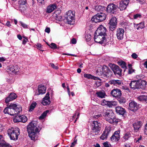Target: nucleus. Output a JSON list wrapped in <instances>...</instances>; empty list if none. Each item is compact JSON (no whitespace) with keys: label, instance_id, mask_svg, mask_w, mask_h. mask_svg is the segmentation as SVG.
Wrapping results in <instances>:
<instances>
[{"label":"nucleus","instance_id":"6e6d98bb","mask_svg":"<svg viewBox=\"0 0 147 147\" xmlns=\"http://www.w3.org/2000/svg\"><path fill=\"white\" fill-rule=\"evenodd\" d=\"M131 56L134 59H136L138 57V55L135 53H133L131 55Z\"/></svg>","mask_w":147,"mask_h":147},{"label":"nucleus","instance_id":"09e8293b","mask_svg":"<svg viewBox=\"0 0 147 147\" xmlns=\"http://www.w3.org/2000/svg\"><path fill=\"white\" fill-rule=\"evenodd\" d=\"M55 19L59 21H61L62 20V17L60 15H57V14H56V16H55Z\"/></svg>","mask_w":147,"mask_h":147},{"label":"nucleus","instance_id":"2f4dec72","mask_svg":"<svg viewBox=\"0 0 147 147\" xmlns=\"http://www.w3.org/2000/svg\"><path fill=\"white\" fill-rule=\"evenodd\" d=\"M138 99L139 100L147 103V96L144 95L140 96L138 97Z\"/></svg>","mask_w":147,"mask_h":147},{"label":"nucleus","instance_id":"1a4fd4ad","mask_svg":"<svg viewBox=\"0 0 147 147\" xmlns=\"http://www.w3.org/2000/svg\"><path fill=\"white\" fill-rule=\"evenodd\" d=\"M74 16L75 15L71 10H69L66 13L65 18L68 24H73L71 23L74 20Z\"/></svg>","mask_w":147,"mask_h":147},{"label":"nucleus","instance_id":"72a5a7b5","mask_svg":"<svg viewBox=\"0 0 147 147\" xmlns=\"http://www.w3.org/2000/svg\"><path fill=\"white\" fill-rule=\"evenodd\" d=\"M96 94L97 96L101 98H103L105 97V94L104 91H99L97 92Z\"/></svg>","mask_w":147,"mask_h":147},{"label":"nucleus","instance_id":"4d7b16f0","mask_svg":"<svg viewBox=\"0 0 147 147\" xmlns=\"http://www.w3.org/2000/svg\"><path fill=\"white\" fill-rule=\"evenodd\" d=\"M24 38H25V39H24L23 40L22 44H23L24 45H25L26 43L28 41V39H27V38L26 37H24Z\"/></svg>","mask_w":147,"mask_h":147},{"label":"nucleus","instance_id":"393cba45","mask_svg":"<svg viewBox=\"0 0 147 147\" xmlns=\"http://www.w3.org/2000/svg\"><path fill=\"white\" fill-rule=\"evenodd\" d=\"M56 5L55 4H51L48 6L47 8L46 12L50 13L52 12L56 8Z\"/></svg>","mask_w":147,"mask_h":147},{"label":"nucleus","instance_id":"e433bc0d","mask_svg":"<svg viewBox=\"0 0 147 147\" xmlns=\"http://www.w3.org/2000/svg\"><path fill=\"white\" fill-rule=\"evenodd\" d=\"M21 116H16L13 119V121L14 122H21L22 120L21 119Z\"/></svg>","mask_w":147,"mask_h":147},{"label":"nucleus","instance_id":"79ce46f5","mask_svg":"<svg viewBox=\"0 0 147 147\" xmlns=\"http://www.w3.org/2000/svg\"><path fill=\"white\" fill-rule=\"evenodd\" d=\"M21 119L22 120L21 122L25 123L27 120V118L26 116L24 115L20 116Z\"/></svg>","mask_w":147,"mask_h":147},{"label":"nucleus","instance_id":"f3484780","mask_svg":"<svg viewBox=\"0 0 147 147\" xmlns=\"http://www.w3.org/2000/svg\"><path fill=\"white\" fill-rule=\"evenodd\" d=\"M129 2V0H122L119 3V9L121 11L125 9Z\"/></svg>","mask_w":147,"mask_h":147},{"label":"nucleus","instance_id":"6e6552de","mask_svg":"<svg viewBox=\"0 0 147 147\" xmlns=\"http://www.w3.org/2000/svg\"><path fill=\"white\" fill-rule=\"evenodd\" d=\"M16 104L11 103L8 107L5 108L3 112L5 114H8L11 116H14L15 111L14 108L16 107Z\"/></svg>","mask_w":147,"mask_h":147},{"label":"nucleus","instance_id":"9d476101","mask_svg":"<svg viewBox=\"0 0 147 147\" xmlns=\"http://www.w3.org/2000/svg\"><path fill=\"white\" fill-rule=\"evenodd\" d=\"M94 40L96 42L102 44L106 42V38L105 36L100 34H94Z\"/></svg>","mask_w":147,"mask_h":147},{"label":"nucleus","instance_id":"49530a36","mask_svg":"<svg viewBox=\"0 0 147 147\" xmlns=\"http://www.w3.org/2000/svg\"><path fill=\"white\" fill-rule=\"evenodd\" d=\"M105 147H112L110 143L107 142L103 143Z\"/></svg>","mask_w":147,"mask_h":147},{"label":"nucleus","instance_id":"603ef678","mask_svg":"<svg viewBox=\"0 0 147 147\" xmlns=\"http://www.w3.org/2000/svg\"><path fill=\"white\" fill-rule=\"evenodd\" d=\"M86 40L87 42L89 41L91 39V36L89 34L87 35V36L86 37Z\"/></svg>","mask_w":147,"mask_h":147},{"label":"nucleus","instance_id":"a878e982","mask_svg":"<svg viewBox=\"0 0 147 147\" xmlns=\"http://www.w3.org/2000/svg\"><path fill=\"white\" fill-rule=\"evenodd\" d=\"M109 83L110 84H113L115 86H120L122 84V82H121V81L118 80H111L109 81Z\"/></svg>","mask_w":147,"mask_h":147},{"label":"nucleus","instance_id":"f257e3e1","mask_svg":"<svg viewBox=\"0 0 147 147\" xmlns=\"http://www.w3.org/2000/svg\"><path fill=\"white\" fill-rule=\"evenodd\" d=\"M38 126L37 127V122L35 121H32L28 126L27 129L29 136L32 140L37 139L38 137L36 132H38Z\"/></svg>","mask_w":147,"mask_h":147},{"label":"nucleus","instance_id":"c03bdc74","mask_svg":"<svg viewBox=\"0 0 147 147\" xmlns=\"http://www.w3.org/2000/svg\"><path fill=\"white\" fill-rule=\"evenodd\" d=\"M84 77L88 79H93L94 77L90 74H84Z\"/></svg>","mask_w":147,"mask_h":147},{"label":"nucleus","instance_id":"5701e85b","mask_svg":"<svg viewBox=\"0 0 147 147\" xmlns=\"http://www.w3.org/2000/svg\"><path fill=\"white\" fill-rule=\"evenodd\" d=\"M49 99V92H48L45 96L43 98L42 103L44 105H49L51 103Z\"/></svg>","mask_w":147,"mask_h":147},{"label":"nucleus","instance_id":"5fc2aeb1","mask_svg":"<svg viewBox=\"0 0 147 147\" xmlns=\"http://www.w3.org/2000/svg\"><path fill=\"white\" fill-rule=\"evenodd\" d=\"M50 65H51V67H52V68H54V69H58V67L57 66H56V65H55L54 64H53V63H51L50 64Z\"/></svg>","mask_w":147,"mask_h":147},{"label":"nucleus","instance_id":"4be33fe9","mask_svg":"<svg viewBox=\"0 0 147 147\" xmlns=\"http://www.w3.org/2000/svg\"><path fill=\"white\" fill-rule=\"evenodd\" d=\"M117 9L116 5L113 3L109 5L107 8V12L111 13H113Z\"/></svg>","mask_w":147,"mask_h":147},{"label":"nucleus","instance_id":"a18cd8bd","mask_svg":"<svg viewBox=\"0 0 147 147\" xmlns=\"http://www.w3.org/2000/svg\"><path fill=\"white\" fill-rule=\"evenodd\" d=\"M142 138V136H140L136 138H135V142L136 143H139L140 142V141L141 140Z\"/></svg>","mask_w":147,"mask_h":147},{"label":"nucleus","instance_id":"c756f323","mask_svg":"<svg viewBox=\"0 0 147 147\" xmlns=\"http://www.w3.org/2000/svg\"><path fill=\"white\" fill-rule=\"evenodd\" d=\"M46 88L44 86H39L38 87V93L36 94L39 95L40 94H45L46 91Z\"/></svg>","mask_w":147,"mask_h":147},{"label":"nucleus","instance_id":"f704fd0d","mask_svg":"<svg viewBox=\"0 0 147 147\" xmlns=\"http://www.w3.org/2000/svg\"><path fill=\"white\" fill-rule=\"evenodd\" d=\"M26 0H19V3L20 4L19 7L21 8L22 5H23V7L24 8V5L26 3Z\"/></svg>","mask_w":147,"mask_h":147},{"label":"nucleus","instance_id":"7c9ffc66","mask_svg":"<svg viewBox=\"0 0 147 147\" xmlns=\"http://www.w3.org/2000/svg\"><path fill=\"white\" fill-rule=\"evenodd\" d=\"M16 107H14L15 115L20 113L22 111V107L20 105H18L16 104Z\"/></svg>","mask_w":147,"mask_h":147},{"label":"nucleus","instance_id":"7ed1b4c3","mask_svg":"<svg viewBox=\"0 0 147 147\" xmlns=\"http://www.w3.org/2000/svg\"><path fill=\"white\" fill-rule=\"evenodd\" d=\"M7 134L11 140H18L20 134V130L18 128H11L7 130Z\"/></svg>","mask_w":147,"mask_h":147},{"label":"nucleus","instance_id":"0e129e2a","mask_svg":"<svg viewBox=\"0 0 147 147\" xmlns=\"http://www.w3.org/2000/svg\"><path fill=\"white\" fill-rule=\"evenodd\" d=\"M71 42L73 44H75L76 42V40L74 38L72 39L71 40Z\"/></svg>","mask_w":147,"mask_h":147},{"label":"nucleus","instance_id":"e2e57ef3","mask_svg":"<svg viewBox=\"0 0 147 147\" xmlns=\"http://www.w3.org/2000/svg\"><path fill=\"white\" fill-rule=\"evenodd\" d=\"M62 54L63 55H71V56H75V57H76V55H74L70 54H69V53H63Z\"/></svg>","mask_w":147,"mask_h":147},{"label":"nucleus","instance_id":"864d4df0","mask_svg":"<svg viewBox=\"0 0 147 147\" xmlns=\"http://www.w3.org/2000/svg\"><path fill=\"white\" fill-rule=\"evenodd\" d=\"M20 24L21 26H22L24 28H28V25L25 24L23 23L22 22H20Z\"/></svg>","mask_w":147,"mask_h":147},{"label":"nucleus","instance_id":"8fccbe9b","mask_svg":"<svg viewBox=\"0 0 147 147\" xmlns=\"http://www.w3.org/2000/svg\"><path fill=\"white\" fill-rule=\"evenodd\" d=\"M141 17V15L140 14H136L134 16V19H136L138 18H140Z\"/></svg>","mask_w":147,"mask_h":147},{"label":"nucleus","instance_id":"37998d69","mask_svg":"<svg viewBox=\"0 0 147 147\" xmlns=\"http://www.w3.org/2000/svg\"><path fill=\"white\" fill-rule=\"evenodd\" d=\"M118 101L120 104H122L125 103L126 102V100L125 98L121 97L118 99Z\"/></svg>","mask_w":147,"mask_h":147},{"label":"nucleus","instance_id":"f8f14e48","mask_svg":"<svg viewBox=\"0 0 147 147\" xmlns=\"http://www.w3.org/2000/svg\"><path fill=\"white\" fill-rule=\"evenodd\" d=\"M107 29L106 28L102 25H100L97 28V30L95 32V34H100L105 36H107L106 32Z\"/></svg>","mask_w":147,"mask_h":147},{"label":"nucleus","instance_id":"680f3d73","mask_svg":"<svg viewBox=\"0 0 147 147\" xmlns=\"http://www.w3.org/2000/svg\"><path fill=\"white\" fill-rule=\"evenodd\" d=\"M5 25L9 27H10L11 26L10 22L9 21H7V22L5 24Z\"/></svg>","mask_w":147,"mask_h":147},{"label":"nucleus","instance_id":"9b49d317","mask_svg":"<svg viewBox=\"0 0 147 147\" xmlns=\"http://www.w3.org/2000/svg\"><path fill=\"white\" fill-rule=\"evenodd\" d=\"M117 20L115 17H112L110 20L109 29L111 31L114 30L117 27Z\"/></svg>","mask_w":147,"mask_h":147},{"label":"nucleus","instance_id":"de8ad7c7","mask_svg":"<svg viewBox=\"0 0 147 147\" xmlns=\"http://www.w3.org/2000/svg\"><path fill=\"white\" fill-rule=\"evenodd\" d=\"M49 46L51 49H56L57 48L56 45L53 43H51L50 45H49Z\"/></svg>","mask_w":147,"mask_h":147},{"label":"nucleus","instance_id":"cd10ccee","mask_svg":"<svg viewBox=\"0 0 147 147\" xmlns=\"http://www.w3.org/2000/svg\"><path fill=\"white\" fill-rule=\"evenodd\" d=\"M115 109L116 112L120 115H123L126 112L124 108L120 106L115 107Z\"/></svg>","mask_w":147,"mask_h":147},{"label":"nucleus","instance_id":"69168bd1","mask_svg":"<svg viewBox=\"0 0 147 147\" xmlns=\"http://www.w3.org/2000/svg\"><path fill=\"white\" fill-rule=\"evenodd\" d=\"M50 31V29L49 28H47L45 29V32L48 33H49Z\"/></svg>","mask_w":147,"mask_h":147},{"label":"nucleus","instance_id":"ddd939ff","mask_svg":"<svg viewBox=\"0 0 147 147\" xmlns=\"http://www.w3.org/2000/svg\"><path fill=\"white\" fill-rule=\"evenodd\" d=\"M102 114L106 120L110 117L114 115L112 110L110 109H104L102 112Z\"/></svg>","mask_w":147,"mask_h":147},{"label":"nucleus","instance_id":"774afa93","mask_svg":"<svg viewBox=\"0 0 147 147\" xmlns=\"http://www.w3.org/2000/svg\"><path fill=\"white\" fill-rule=\"evenodd\" d=\"M5 60V59L3 57H0V61L3 62Z\"/></svg>","mask_w":147,"mask_h":147},{"label":"nucleus","instance_id":"4c0bfd02","mask_svg":"<svg viewBox=\"0 0 147 147\" xmlns=\"http://www.w3.org/2000/svg\"><path fill=\"white\" fill-rule=\"evenodd\" d=\"M37 104L36 102H34L32 103L30 105L29 109V111L31 112L36 107Z\"/></svg>","mask_w":147,"mask_h":147},{"label":"nucleus","instance_id":"bb28decb","mask_svg":"<svg viewBox=\"0 0 147 147\" xmlns=\"http://www.w3.org/2000/svg\"><path fill=\"white\" fill-rule=\"evenodd\" d=\"M142 125V122L140 121L136 122L133 124L134 130L136 131H137Z\"/></svg>","mask_w":147,"mask_h":147},{"label":"nucleus","instance_id":"bf43d9fd","mask_svg":"<svg viewBox=\"0 0 147 147\" xmlns=\"http://www.w3.org/2000/svg\"><path fill=\"white\" fill-rule=\"evenodd\" d=\"M36 46L37 47L40 49L42 48V45L39 43H37L36 45Z\"/></svg>","mask_w":147,"mask_h":147},{"label":"nucleus","instance_id":"052dcab7","mask_svg":"<svg viewBox=\"0 0 147 147\" xmlns=\"http://www.w3.org/2000/svg\"><path fill=\"white\" fill-rule=\"evenodd\" d=\"M37 1L40 5L44 4L45 3L44 0H38Z\"/></svg>","mask_w":147,"mask_h":147},{"label":"nucleus","instance_id":"b1692460","mask_svg":"<svg viewBox=\"0 0 147 147\" xmlns=\"http://www.w3.org/2000/svg\"><path fill=\"white\" fill-rule=\"evenodd\" d=\"M17 97V96L16 94L14 93H10L8 97L6 98L5 100V102L7 103H8L9 101L16 99Z\"/></svg>","mask_w":147,"mask_h":147},{"label":"nucleus","instance_id":"ea45409f","mask_svg":"<svg viewBox=\"0 0 147 147\" xmlns=\"http://www.w3.org/2000/svg\"><path fill=\"white\" fill-rule=\"evenodd\" d=\"M0 147H12L9 144L5 143H1L0 142Z\"/></svg>","mask_w":147,"mask_h":147},{"label":"nucleus","instance_id":"58836bf2","mask_svg":"<svg viewBox=\"0 0 147 147\" xmlns=\"http://www.w3.org/2000/svg\"><path fill=\"white\" fill-rule=\"evenodd\" d=\"M119 64L123 68L126 69L127 68L126 63L124 61L119 62Z\"/></svg>","mask_w":147,"mask_h":147},{"label":"nucleus","instance_id":"4468645a","mask_svg":"<svg viewBox=\"0 0 147 147\" xmlns=\"http://www.w3.org/2000/svg\"><path fill=\"white\" fill-rule=\"evenodd\" d=\"M7 69L15 74H18L20 73V68L17 65L9 66L7 67Z\"/></svg>","mask_w":147,"mask_h":147},{"label":"nucleus","instance_id":"f03ea898","mask_svg":"<svg viewBox=\"0 0 147 147\" xmlns=\"http://www.w3.org/2000/svg\"><path fill=\"white\" fill-rule=\"evenodd\" d=\"M146 84V82L143 80L132 81L130 83L129 86L133 90L136 89H143Z\"/></svg>","mask_w":147,"mask_h":147},{"label":"nucleus","instance_id":"423d86ee","mask_svg":"<svg viewBox=\"0 0 147 147\" xmlns=\"http://www.w3.org/2000/svg\"><path fill=\"white\" fill-rule=\"evenodd\" d=\"M105 14L100 13H98L92 18V20L95 22H99L105 20L106 18Z\"/></svg>","mask_w":147,"mask_h":147},{"label":"nucleus","instance_id":"0eeeda50","mask_svg":"<svg viewBox=\"0 0 147 147\" xmlns=\"http://www.w3.org/2000/svg\"><path fill=\"white\" fill-rule=\"evenodd\" d=\"M109 65L116 76L121 75L122 70L118 66L113 63H109Z\"/></svg>","mask_w":147,"mask_h":147},{"label":"nucleus","instance_id":"c85d7f7f","mask_svg":"<svg viewBox=\"0 0 147 147\" xmlns=\"http://www.w3.org/2000/svg\"><path fill=\"white\" fill-rule=\"evenodd\" d=\"M106 121L111 123H117L119 121V120L114 115L110 117Z\"/></svg>","mask_w":147,"mask_h":147},{"label":"nucleus","instance_id":"a19ab883","mask_svg":"<svg viewBox=\"0 0 147 147\" xmlns=\"http://www.w3.org/2000/svg\"><path fill=\"white\" fill-rule=\"evenodd\" d=\"M129 69L128 70V74H131L134 72V69H132V65L131 64L129 65Z\"/></svg>","mask_w":147,"mask_h":147},{"label":"nucleus","instance_id":"a211bd4d","mask_svg":"<svg viewBox=\"0 0 147 147\" xmlns=\"http://www.w3.org/2000/svg\"><path fill=\"white\" fill-rule=\"evenodd\" d=\"M117 102L115 101H108L103 100L102 102V105H107L109 107H112L113 106H115L117 105Z\"/></svg>","mask_w":147,"mask_h":147},{"label":"nucleus","instance_id":"39448f33","mask_svg":"<svg viewBox=\"0 0 147 147\" xmlns=\"http://www.w3.org/2000/svg\"><path fill=\"white\" fill-rule=\"evenodd\" d=\"M101 124L99 121H94L92 124V130L95 134H98L101 129Z\"/></svg>","mask_w":147,"mask_h":147},{"label":"nucleus","instance_id":"338daca9","mask_svg":"<svg viewBox=\"0 0 147 147\" xmlns=\"http://www.w3.org/2000/svg\"><path fill=\"white\" fill-rule=\"evenodd\" d=\"M138 2L141 4H142L145 2V0H136Z\"/></svg>","mask_w":147,"mask_h":147},{"label":"nucleus","instance_id":"473e14b6","mask_svg":"<svg viewBox=\"0 0 147 147\" xmlns=\"http://www.w3.org/2000/svg\"><path fill=\"white\" fill-rule=\"evenodd\" d=\"M131 134L129 132H127L124 134L123 137V140L124 141H126L131 137Z\"/></svg>","mask_w":147,"mask_h":147},{"label":"nucleus","instance_id":"dca6fc26","mask_svg":"<svg viewBox=\"0 0 147 147\" xmlns=\"http://www.w3.org/2000/svg\"><path fill=\"white\" fill-rule=\"evenodd\" d=\"M111 131V128L110 127H106L105 131L100 137V138L102 140H104L107 138V136Z\"/></svg>","mask_w":147,"mask_h":147},{"label":"nucleus","instance_id":"c9c22d12","mask_svg":"<svg viewBox=\"0 0 147 147\" xmlns=\"http://www.w3.org/2000/svg\"><path fill=\"white\" fill-rule=\"evenodd\" d=\"M49 112V111L47 110L44 112L40 116L39 119H42L44 118L47 116V114Z\"/></svg>","mask_w":147,"mask_h":147},{"label":"nucleus","instance_id":"6ab92c4d","mask_svg":"<svg viewBox=\"0 0 147 147\" xmlns=\"http://www.w3.org/2000/svg\"><path fill=\"white\" fill-rule=\"evenodd\" d=\"M120 132L119 131H115L111 137V140L113 142L118 141L119 140L120 137Z\"/></svg>","mask_w":147,"mask_h":147},{"label":"nucleus","instance_id":"13d9d810","mask_svg":"<svg viewBox=\"0 0 147 147\" xmlns=\"http://www.w3.org/2000/svg\"><path fill=\"white\" fill-rule=\"evenodd\" d=\"M144 131V134L146 135H147V125H145Z\"/></svg>","mask_w":147,"mask_h":147},{"label":"nucleus","instance_id":"2eb2a0df","mask_svg":"<svg viewBox=\"0 0 147 147\" xmlns=\"http://www.w3.org/2000/svg\"><path fill=\"white\" fill-rule=\"evenodd\" d=\"M139 106L134 101H131L129 104V109L131 111H135L138 109Z\"/></svg>","mask_w":147,"mask_h":147},{"label":"nucleus","instance_id":"3c124183","mask_svg":"<svg viewBox=\"0 0 147 147\" xmlns=\"http://www.w3.org/2000/svg\"><path fill=\"white\" fill-rule=\"evenodd\" d=\"M77 142V139H76V137H75L74 140V141L73 142L71 143L70 147H74V146L76 144Z\"/></svg>","mask_w":147,"mask_h":147},{"label":"nucleus","instance_id":"412c9836","mask_svg":"<svg viewBox=\"0 0 147 147\" xmlns=\"http://www.w3.org/2000/svg\"><path fill=\"white\" fill-rule=\"evenodd\" d=\"M124 32V31L123 29L121 28L117 29L116 31V35L118 39L121 40L123 39Z\"/></svg>","mask_w":147,"mask_h":147},{"label":"nucleus","instance_id":"aec40b11","mask_svg":"<svg viewBox=\"0 0 147 147\" xmlns=\"http://www.w3.org/2000/svg\"><path fill=\"white\" fill-rule=\"evenodd\" d=\"M111 94L116 98H118L121 96V91L118 89H114L111 91Z\"/></svg>","mask_w":147,"mask_h":147},{"label":"nucleus","instance_id":"20e7f679","mask_svg":"<svg viewBox=\"0 0 147 147\" xmlns=\"http://www.w3.org/2000/svg\"><path fill=\"white\" fill-rule=\"evenodd\" d=\"M98 72H100L105 75L107 78L111 76L112 73L109 68L106 65H104L102 67H99L97 69Z\"/></svg>","mask_w":147,"mask_h":147}]
</instances>
